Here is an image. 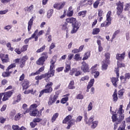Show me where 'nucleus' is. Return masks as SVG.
Listing matches in <instances>:
<instances>
[{
	"label": "nucleus",
	"mask_w": 130,
	"mask_h": 130,
	"mask_svg": "<svg viewBox=\"0 0 130 130\" xmlns=\"http://www.w3.org/2000/svg\"><path fill=\"white\" fill-rule=\"evenodd\" d=\"M54 68H55L54 65L50 64V69L48 73L36 76L35 77V80L37 81V82L38 83H39V80H42V79H45V81H46V82H48L49 81V79L51 78V77H53L54 76V74L55 73V70H53Z\"/></svg>",
	"instance_id": "1"
},
{
	"label": "nucleus",
	"mask_w": 130,
	"mask_h": 130,
	"mask_svg": "<svg viewBox=\"0 0 130 130\" xmlns=\"http://www.w3.org/2000/svg\"><path fill=\"white\" fill-rule=\"evenodd\" d=\"M72 118H73V116L72 115H69L62 120V123L64 124H68L67 127V129H70L73 125H75V122L77 123L81 121L82 119H83V116H79L77 117L76 120L74 119H72Z\"/></svg>",
	"instance_id": "2"
},
{
	"label": "nucleus",
	"mask_w": 130,
	"mask_h": 130,
	"mask_svg": "<svg viewBox=\"0 0 130 130\" xmlns=\"http://www.w3.org/2000/svg\"><path fill=\"white\" fill-rule=\"evenodd\" d=\"M124 5V2L121 1H118L116 3V14L119 19H123L124 16L122 14V12H123V7Z\"/></svg>",
	"instance_id": "3"
},
{
	"label": "nucleus",
	"mask_w": 130,
	"mask_h": 130,
	"mask_svg": "<svg viewBox=\"0 0 130 130\" xmlns=\"http://www.w3.org/2000/svg\"><path fill=\"white\" fill-rule=\"evenodd\" d=\"M52 86H53V83L52 82H49L45 86V89L42 90L39 95V97H41L44 93L45 94H50L53 91Z\"/></svg>",
	"instance_id": "4"
},
{
	"label": "nucleus",
	"mask_w": 130,
	"mask_h": 130,
	"mask_svg": "<svg viewBox=\"0 0 130 130\" xmlns=\"http://www.w3.org/2000/svg\"><path fill=\"white\" fill-rule=\"evenodd\" d=\"M14 90H11L6 92L1 93H0V105L1 104H2V98H3L2 99L3 101H7V100H9V99L10 97H12V95L14 94Z\"/></svg>",
	"instance_id": "5"
},
{
	"label": "nucleus",
	"mask_w": 130,
	"mask_h": 130,
	"mask_svg": "<svg viewBox=\"0 0 130 130\" xmlns=\"http://www.w3.org/2000/svg\"><path fill=\"white\" fill-rule=\"evenodd\" d=\"M28 59H29V57H28L27 55H25V56H22L21 59L20 58L15 59L14 60V62L15 63H20V68H21V69H23V68L25 67L26 62Z\"/></svg>",
	"instance_id": "6"
},
{
	"label": "nucleus",
	"mask_w": 130,
	"mask_h": 130,
	"mask_svg": "<svg viewBox=\"0 0 130 130\" xmlns=\"http://www.w3.org/2000/svg\"><path fill=\"white\" fill-rule=\"evenodd\" d=\"M123 105H120L118 109L117 110V113L119 114V118L122 120L124 119V110L123 109Z\"/></svg>",
	"instance_id": "7"
},
{
	"label": "nucleus",
	"mask_w": 130,
	"mask_h": 130,
	"mask_svg": "<svg viewBox=\"0 0 130 130\" xmlns=\"http://www.w3.org/2000/svg\"><path fill=\"white\" fill-rule=\"evenodd\" d=\"M81 70L83 73H89L90 72V67L89 64L87 63L86 61H83L81 63Z\"/></svg>",
	"instance_id": "8"
},
{
	"label": "nucleus",
	"mask_w": 130,
	"mask_h": 130,
	"mask_svg": "<svg viewBox=\"0 0 130 130\" xmlns=\"http://www.w3.org/2000/svg\"><path fill=\"white\" fill-rule=\"evenodd\" d=\"M0 59H1L3 63H8V62H10V57H9V54L1 53Z\"/></svg>",
	"instance_id": "9"
},
{
	"label": "nucleus",
	"mask_w": 130,
	"mask_h": 130,
	"mask_svg": "<svg viewBox=\"0 0 130 130\" xmlns=\"http://www.w3.org/2000/svg\"><path fill=\"white\" fill-rule=\"evenodd\" d=\"M121 83L122 84H125L127 83V80L130 79V73H127L124 74V76H121L120 77Z\"/></svg>",
	"instance_id": "10"
},
{
	"label": "nucleus",
	"mask_w": 130,
	"mask_h": 130,
	"mask_svg": "<svg viewBox=\"0 0 130 130\" xmlns=\"http://www.w3.org/2000/svg\"><path fill=\"white\" fill-rule=\"evenodd\" d=\"M106 21L101 23V27H108V26L111 25V16H106Z\"/></svg>",
	"instance_id": "11"
},
{
	"label": "nucleus",
	"mask_w": 130,
	"mask_h": 130,
	"mask_svg": "<svg viewBox=\"0 0 130 130\" xmlns=\"http://www.w3.org/2000/svg\"><path fill=\"white\" fill-rule=\"evenodd\" d=\"M64 6H66V2H60L59 3H55L53 5V8L54 9H55L56 10H62V9H63Z\"/></svg>",
	"instance_id": "12"
},
{
	"label": "nucleus",
	"mask_w": 130,
	"mask_h": 130,
	"mask_svg": "<svg viewBox=\"0 0 130 130\" xmlns=\"http://www.w3.org/2000/svg\"><path fill=\"white\" fill-rule=\"evenodd\" d=\"M21 85L22 87V90H27L28 88H29L30 85V81L28 80L27 79H24L21 83Z\"/></svg>",
	"instance_id": "13"
},
{
	"label": "nucleus",
	"mask_w": 130,
	"mask_h": 130,
	"mask_svg": "<svg viewBox=\"0 0 130 130\" xmlns=\"http://www.w3.org/2000/svg\"><path fill=\"white\" fill-rule=\"evenodd\" d=\"M57 98H58V96H57V95H54L53 97L51 95L49 98L48 102V105H52L53 103H55V102L57 100Z\"/></svg>",
	"instance_id": "14"
},
{
	"label": "nucleus",
	"mask_w": 130,
	"mask_h": 130,
	"mask_svg": "<svg viewBox=\"0 0 130 130\" xmlns=\"http://www.w3.org/2000/svg\"><path fill=\"white\" fill-rule=\"evenodd\" d=\"M38 114V115H37ZM31 116H38L40 117L42 115V111L41 110L38 111V109L32 110L31 113H30Z\"/></svg>",
	"instance_id": "15"
},
{
	"label": "nucleus",
	"mask_w": 130,
	"mask_h": 130,
	"mask_svg": "<svg viewBox=\"0 0 130 130\" xmlns=\"http://www.w3.org/2000/svg\"><path fill=\"white\" fill-rule=\"evenodd\" d=\"M66 21L67 23H69L70 24H72V26L74 25H77V19L74 17L68 18L66 19Z\"/></svg>",
	"instance_id": "16"
},
{
	"label": "nucleus",
	"mask_w": 130,
	"mask_h": 130,
	"mask_svg": "<svg viewBox=\"0 0 130 130\" xmlns=\"http://www.w3.org/2000/svg\"><path fill=\"white\" fill-rule=\"evenodd\" d=\"M80 26L81 23H80V22H77V24L72 25L73 29L71 31V34H74V33H77V31L80 28Z\"/></svg>",
	"instance_id": "17"
},
{
	"label": "nucleus",
	"mask_w": 130,
	"mask_h": 130,
	"mask_svg": "<svg viewBox=\"0 0 130 130\" xmlns=\"http://www.w3.org/2000/svg\"><path fill=\"white\" fill-rule=\"evenodd\" d=\"M45 69V66H43L41 67L35 73H31L29 74V77H32V76H36L37 75H40V73H42Z\"/></svg>",
	"instance_id": "18"
},
{
	"label": "nucleus",
	"mask_w": 130,
	"mask_h": 130,
	"mask_svg": "<svg viewBox=\"0 0 130 130\" xmlns=\"http://www.w3.org/2000/svg\"><path fill=\"white\" fill-rule=\"evenodd\" d=\"M110 64V62L103 60L102 61V71H106L108 69V66Z\"/></svg>",
	"instance_id": "19"
},
{
	"label": "nucleus",
	"mask_w": 130,
	"mask_h": 130,
	"mask_svg": "<svg viewBox=\"0 0 130 130\" xmlns=\"http://www.w3.org/2000/svg\"><path fill=\"white\" fill-rule=\"evenodd\" d=\"M125 57V52H123L122 54L117 53L116 56V58L118 60H119L120 61L123 60Z\"/></svg>",
	"instance_id": "20"
},
{
	"label": "nucleus",
	"mask_w": 130,
	"mask_h": 130,
	"mask_svg": "<svg viewBox=\"0 0 130 130\" xmlns=\"http://www.w3.org/2000/svg\"><path fill=\"white\" fill-rule=\"evenodd\" d=\"M68 89L69 90H74V89H76V86H75V81H74V80L70 81L68 86Z\"/></svg>",
	"instance_id": "21"
},
{
	"label": "nucleus",
	"mask_w": 130,
	"mask_h": 130,
	"mask_svg": "<svg viewBox=\"0 0 130 130\" xmlns=\"http://www.w3.org/2000/svg\"><path fill=\"white\" fill-rule=\"evenodd\" d=\"M38 32V29H36L35 32H34V34L31 35V36L28 39H26L24 40V43L25 44H27L29 43V40H31V39H33L34 38V37H35V35L36 34V33H37Z\"/></svg>",
	"instance_id": "22"
},
{
	"label": "nucleus",
	"mask_w": 130,
	"mask_h": 130,
	"mask_svg": "<svg viewBox=\"0 0 130 130\" xmlns=\"http://www.w3.org/2000/svg\"><path fill=\"white\" fill-rule=\"evenodd\" d=\"M46 61V60L41 57L38 59V60L36 61V63L38 64V66H43Z\"/></svg>",
	"instance_id": "23"
},
{
	"label": "nucleus",
	"mask_w": 130,
	"mask_h": 130,
	"mask_svg": "<svg viewBox=\"0 0 130 130\" xmlns=\"http://www.w3.org/2000/svg\"><path fill=\"white\" fill-rule=\"evenodd\" d=\"M118 78H116L115 77L111 78V81L115 88L117 87V82H118Z\"/></svg>",
	"instance_id": "24"
},
{
	"label": "nucleus",
	"mask_w": 130,
	"mask_h": 130,
	"mask_svg": "<svg viewBox=\"0 0 130 130\" xmlns=\"http://www.w3.org/2000/svg\"><path fill=\"white\" fill-rule=\"evenodd\" d=\"M43 33H44V30H40L39 31H38L37 32H36L34 37L35 41H37L38 40V37H39V36H41Z\"/></svg>",
	"instance_id": "25"
},
{
	"label": "nucleus",
	"mask_w": 130,
	"mask_h": 130,
	"mask_svg": "<svg viewBox=\"0 0 130 130\" xmlns=\"http://www.w3.org/2000/svg\"><path fill=\"white\" fill-rule=\"evenodd\" d=\"M33 19H34V17H32L29 20L28 22L27 30L28 31H29L32 28V25H33V21H34Z\"/></svg>",
	"instance_id": "26"
},
{
	"label": "nucleus",
	"mask_w": 130,
	"mask_h": 130,
	"mask_svg": "<svg viewBox=\"0 0 130 130\" xmlns=\"http://www.w3.org/2000/svg\"><path fill=\"white\" fill-rule=\"evenodd\" d=\"M112 97L113 102L115 103L117 102V101L118 100V96H117V90H116V89L115 90L112 95Z\"/></svg>",
	"instance_id": "27"
},
{
	"label": "nucleus",
	"mask_w": 130,
	"mask_h": 130,
	"mask_svg": "<svg viewBox=\"0 0 130 130\" xmlns=\"http://www.w3.org/2000/svg\"><path fill=\"white\" fill-rule=\"evenodd\" d=\"M124 93V89L122 88L118 91V97L120 99H122L123 94Z\"/></svg>",
	"instance_id": "28"
},
{
	"label": "nucleus",
	"mask_w": 130,
	"mask_h": 130,
	"mask_svg": "<svg viewBox=\"0 0 130 130\" xmlns=\"http://www.w3.org/2000/svg\"><path fill=\"white\" fill-rule=\"evenodd\" d=\"M105 61H108L109 62H110V54L109 52H106L105 53Z\"/></svg>",
	"instance_id": "29"
},
{
	"label": "nucleus",
	"mask_w": 130,
	"mask_h": 130,
	"mask_svg": "<svg viewBox=\"0 0 130 130\" xmlns=\"http://www.w3.org/2000/svg\"><path fill=\"white\" fill-rule=\"evenodd\" d=\"M122 120H123L119 119V120H118L114 123V130H116L117 128V127H118V125L121 123V121H122Z\"/></svg>",
	"instance_id": "30"
},
{
	"label": "nucleus",
	"mask_w": 130,
	"mask_h": 130,
	"mask_svg": "<svg viewBox=\"0 0 130 130\" xmlns=\"http://www.w3.org/2000/svg\"><path fill=\"white\" fill-rule=\"evenodd\" d=\"M22 108L25 110V111L23 113L24 114H26V113H29L30 112V109H28V105L27 104H24L22 105Z\"/></svg>",
	"instance_id": "31"
},
{
	"label": "nucleus",
	"mask_w": 130,
	"mask_h": 130,
	"mask_svg": "<svg viewBox=\"0 0 130 130\" xmlns=\"http://www.w3.org/2000/svg\"><path fill=\"white\" fill-rule=\"evenodd\" d=\"M34 9V5H31L29 7H26L24 8L25 12H32Z\"/></svg>",
	"instance_id": "32"
},
{
	"label": "nucleus",
	"mask_w": 130,
	"mask_h": 130,
	"mask_svg": "<svg viewBox=\"0 0 130 130\" xmlns=\"http://www.w3.org/2000/svg\"><path fill=\"white\" fill-rule=\"evenodd\" d=\"M94 82H95V80L94 79H91L87 86V89H90L91 87H93V85H94Z\"/></svg>",
	"instance_id": "33"
},
{
	"label": "nucleus",
	"mask_w": 130,
	"mask_h": 130,
	"mask_svg": "<svg viewBox=\"0 0 130 130\" xmlns=\"http://www.w3.org/2000/svg\"><path fill=\"white\" fill-rule=\"evenodd\" d=\"M112 119L113 122H116V121H118V120H119V118H117V114H114L112 116Z\"/></svg>",
	"instance_id": "34"
},
{
	"label": "nucleus",
	"mask_w": 130,
	"mask_h": 130,
	"mask_svg": "<svg viewBox=\"0 0 130 130\" xmlns=\"http://www.w3.org/2000/svg\"><path fill=\"white\" fill-rule=\"evenodd\" d=\"M117 130H125V121H123Z\"/></svg>",
	"instance_id": "35"
},
{
	"label": "nucleus",
	"mask_w": 130,
	"mask_h": 130,
	"mask_svg": "<svg viewBox=\"0 0 130 130\" xmlns=\"http://www.w3.org/2000/svg\"><path fill=\"white\" fill-rule=\"evenodd\" d=\"M90 55H91V53H90V52H87L86 53H85L84 55V57L82 58L83 60H87V59H88V58H89V57H90Z\"/></svg>",
	"instance_id": "36"
},
{
	"label": "nucleus",
	"mask_w": 130,
	"mask_h": 130,
	"mask_svg": "<svg viewBox=\"0 0 130 130\" xmlns=\"http://www.w3.org/2000/svg\"><path fill=\"white\" fill-rule=\"evenodd\" d=\"M74 60L76 61H79V60H81L82 59V57H81V55L80 53L76 54L74 57Z\"/></svg>",
	"instance_id": "37"
},
{
	"label": "nucleus",
	"mask_w": 130,
	"mask_h": 130,
	"mask_svg": "<svg viewBox=\"0 0 130 130\" xmlns=\"http://www.w3.org/2000/svg\"><path fill=\"white\" fill-rule=\"evenodd\" d=\"M44 59L46 60L48 58V53L47 52H44L41 54V57Z\"/></svg>",
	"instance_id": "38"
},
{
	"label": "nucleus",
	"mask_w": 130,
	"mask_h": 130,
	"mask_svg": "<svg viewBox=\"0 0 130 130\" xmlns=\"http://www.w3.org/2000/svg\"><path fill=\"white\" fill-rule=\"evenodd\" d=\"M58 115H59V114L58 113H56L54 114L51 119V122L52 123L54 122V121L56 120V118L58 117Z\"/></svg>",
	"instance_id": "39"
},
{
	"label": "nucleus",
	"mask_w": 130,
	"mask_h": 130,
	"mask_svg": "<svg viewBox=\"0 0 130 130\" xmlns=\"http://www.w3.org/2000/svg\"><path fill=\"white\" fill-rule=\"evenodd\" d=\"M94 122V117H91L86 121L85 122L86 124H88V125H91L92 124V122Z\"/></svg>",
	"instance_id": "40"
},
{
	"label": "nucleus",
	"mask_w": 130,
	"mask_h": 130,
	"mask_svg": "<svg viewBox=\"0 0 130 130\" xmlns=\"http://www.w3.org/2000/svg\"><path fill=\"white\" fill-rule=\"evenodd\" d=\"M71 70V63H66V69L64 70V73H68Z\"/></svg>",
	"instance_id": "41"
},
{
	"label": "nucleus",
	"mask_w": 130,
	"mask_h": 130,
	"mask_svg": "<svg viewBox=\"0 0 130 130\" xmlns=\"http://www.w3.org/2000/svg\"><path fill=\"white\" fill-rule=\"evenodd\" d=\"M53 14V9H50L47 12V17L48 19H50V18H51V16H52Z\"/></svg>",
	"instance_id": "42"
},
{
	"label": "nucleus",
	"mask_w": 130,
	"mask_h": 130,
	"mask_svg": "<svg viewBox=\"0 0 130 130\" xmlns=\"http://www.w3.org/2000/svg\"><path fill=\"white\" fill-rule=\"evenodd\" d=\"M45 48H46V46L45 45H44L42 47H41L40 49H38L36 51L37 53H40V52H43V51L45 50Z\"/></svg>",
	"instance_id": "43"
},
{
	"label": "nucleus",
	"mask_w": 130,
	"mask_h": 130,
	"mask_svg": "<svg viewBox=\"0 0 130 130\" xmlns=\"http://www.w3.org/2000/svg\"><path fill=\"white\" fill-rule=\"evenodd\" d=\"M86 14H87V11L86 10L80 11L78 14L79 17H81V16H82L83 18H84V17H86Z\"/></svg>",
	"instance_id": "44"
},
{
	"label": "nucleus",
	"mask_w": 130,
	"mask_h": 130,
	"mask_svg": "<svg viewBox=\"0 0 130 130\" xmlns=\"http://www.w3.org/2000/svg\"><path fill=\"white\" fill-rule=\"evenodd\" d=\"M100 32V28H95L92 29V35H97Z\"/></svg>",
	"instance_id": "45"
},
{
	"label": "nucleus",
	"mask_w": 130,
	"mask_h": 130,
	"mask_svg": "<svg viewBox=\"0 0 130 130\" xmlns=\"http://www.w3.org/2000/svg\"><path fill=\"white\" fill-rule=\"evenodd\" d=\"M120 33V29H118L116 30L114 34H113L112 37V40H113L115 37H116V36L118 35V34H119Z\"/></svg>",
	"instance_id": "46"
},
{
	"label": "nucleus",
	"mask_w": 130,
	"mask_h": 130,
	"mask_svg": "<svg viewBox=\"0 0 130 130\" xmlns=\"http://www.w3.org/2000/svg\"><path fill=\"white\" fill-rule=\"evenodd\" d=\"M38 107V105L36 104H34L30 105L29 107V110H35V109H37L36 108H37Z\"/></svg>",
	"instance_id": "47"
},
{
	"label": "nucleus",
	"mask_w": 130,
	"mask_h": 130,
	"mask_svg": "<svg viewBox=\"0 0 130 130\" xmlns=\"http://www.w3.org/2000/svg\"><path fill=\"white\" fill-rule=\"evenodd\" d=\"M21 113H18L17 114H16L15 117H14V120H15V121H17V120H20V119H21Z\"/></svg>",
	"instance_id": "48"
},
{
	"label": "nucleus",
	"mask_w": 130,
	"mask_h": 130,
	"mask_svg": "<svg viewBox=\"0 0 130 130\" xmlns=\"http://www.w3.org/2000/svg\"><path fill=\"white\" fill-rule=\"evenodd\" d=\"M91 74H94V78L97 79L100 75V72L99 71H93L91 72Z\"/></svg>",
	"instance_id": "49"
},
{
	"label": "nucleus",
	"mask_w": 130,
	"mask_h": 130,
	"mask_svg": "<svg viewBox=\"0 0 130 130\" xmlns=\"http://www.w3.org/2000/svg\"><path fill=\"white\" fill-rule=\"evenodd\" d=\"M91 125V128H95V127H97V125H98V121H94L92 122Z\"/></svg>",
	"instance_id": "50"
},
{
	"label": "nucleus",
	"mask_w": 130,
	"mask_h": 130,
	"mask_svg": "<svg viewBox=\"0 0 130 130\" xmlns=\"http://www.w3.org/2000/svg\"><path fill=\"white\" fill-rule=\"evenodd\" d=\"M27 49H28V45H23L22 47L21 48L20 50L21 52H25V51H27Z\"/></svg>",
	"instance_id": "51"
},
{
	"label": "nucleus",
	"mask_w": 130,
	"mask_h": 130,
	"mask_svg": "<svg viewBox=\"0 0 130 130\" xmlns=\"http://www.w3.org/2000/svg\"><path fill=\"white\" fill-rule=\"evenodd\" d=\"M13 68H16V63H13L11 64L9 66H8V67L6 69V71L9 72V71H10L11 69H13Z\"/></svg>",
	"instance_id": "52"
},
{
	"label": "nucleus",
	"mask_w": 130,
	"mask_h": 130,
	"mask_svg": "<svg viewBox=\"0 0 130 130\" xmlns=\"http://www.w3.org/2000/svg\"><path fill=\"white\" fill-rule=\"evenodd\" d=\"M77 70H78V69H76V68L72 69V70H71V71L70 72V75L71 76H74V75H75V74H76Z\"/></svg>",
	"instance_id": "53"
},
{
	"label": "nucleus",
	"mask_w": 130,
	"mask_h": 130,
	"mask_svg": "<svg viewBox=\"0 0 130 130\" xmlns=\"http://www.w3.org/2000/svg\"><path fill=\"white\" fill-rule=\"evenodd\" d=\"M68 100H69V97L67 96L66 98H63L61 100V103L62 104H66V103H67V101H68Z\"/></svg>",
	"instance_id": "54"
},
{
	"label": "nucleus",
	"mask_w": 130,
	"mask_h": 130,
	"mask_svg": "<svg viewBox=\"0 0 130 130\" xmlns=\"http://www.w3.org/2000/svg\"><path fill=\"white\" fill-rule=\"evenodd\" d=\"M92 4H93V0H89L87 1V3L83 5V7H87L88 5H89V6H92Z\"/></svg>",
	"instance_id": "55"
},
{
	"label": "nucleus",
	"mask_w": 130,
	"mask_h": 130,
	"mask_svg": "<svg viewBox=\"0 0 130 130\" xmlns=\"http://www.w3.org/2000/svg\"><path fill=\"white\" fill-rule=\"evenodd\" d=\"M97 67H98V64H95L93 66H92L90 69L91 72H95V71H97V68H96Z\"/></svg>",
	"instance_id": "56"
},
{
	"label": "nucleus",
	"mask_w": 130,
	"mask_h": 130,
	"mask_svg": "<svg viewBox=\"0 0 130 130\" xmlns=\"http://www.w3.org/2000/svg\"><path fill=\"white\" fill-rule=\"evenodd\" d=\"M104 14V12H103V10L102 9L98 10V16L99 17H102L103 16Z\"/></svg>",
	"instance_id": "57"
},
{
	"label": "nucleus",
	"mask_w": 130,
	"mask_h": 130,
	"mask_svg": "<svg viewBox=\"0 0 130 130\" xmlns=\"http://www.w3.org/2000/svg\"><path fill=\"white\" fill-rule=\"evenodd\" d=\"M73 15H74V10L68 11L67 14V17H73Z\"/></svg>",
	"instance_id": "58"
},
{
	"label": "nucleus",
	"mask_w": 130,
	"mask_h": 130,
	"mask_svg": "<svg viewBox=\"0 0 130 130\" xmlns=\"http://www.w3.org/2000/svg\"><path fill=\"white\" fill-rule=\"evenodd\" d=\"M99 4H100V1H95L94 3H93V8L94 9H97V8H98V6H99Z\"/></svg>",
	"instance_id": "59"
},
{
	"label": "nucleus",
	"mask_w": 130,
	"mask_h": 130,
	"mask_svg": "<svg viewBox=\"0 0 130 130\" xmlns=\"http://www.w3.org/2000/svg\"><path fill=\"white\" fill-rule=\"evenodd\" d=\"M130 9V3L126 4L125 6V8L124 9V11L126 12V11H128Z\"/></svg>",
	"instance_id": "60"
},
{
	"label": "nucleus",
	"mask_w": 130,
	"mask_h": 130,
	"mask_svg": "<svg viewBox=\"0 0 130 130\" xmlns=\"http://www.w3.org/2000/svg\"><path fill=\"white\" fill-rule=\"evenodd\" d=\"M30 125L31 127L34 128L36 125H37V123H36V122L32 120V121L30 123Z\"/></svg>",
	"instance_id": "61"
},
{
	"label": "nucleus",
	"mask_w": 130,
	"mask_h": 130,
	"mask_svg": "<svg viewBox=\"0 0 130 130\" xmlns=\"http://www.w3.org/2000/svg\"><path fill=\"white\" fill-rule=\"evenodd\" d=\"M2 76L4 77V78L10 77V73L8 72H5L2 74Z\"/></svg>",
	"instance_id": "62"
},
{
	"label": "nucleus",
	"mask_w": 130,
	"mask_h": 130,
	"mask_svg": "<svg viewBox=\"0 0 130 130\" xmlns=\"http://www.w3.org/2000/svg\"><path fill=\"white\" fill-rule=\"evenodd\" d=\"M14 51L17 54H21L22 53V51H21V49L19 48H16L14 50Z\"/></svg>",
	"instance_id": "63"
},
{
	"label": "nucleus",
	"mask_w": 130,
	"mask_h": 130,
	"mask_svg": "<svg viewBox=\"0 0 130 130\" xmlns=\"http://www.w3.org/2000/svg\"><path fill=\"white\" fill-rule=\"evenodd\" d=\"M124 63H122V62H117V67L118 68H123L124 67Z\"/></svg>",
	"instance_id": "64"
}]
</instances>
